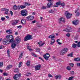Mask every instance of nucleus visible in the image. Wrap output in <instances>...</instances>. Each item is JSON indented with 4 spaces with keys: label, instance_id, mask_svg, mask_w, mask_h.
Instances as JSON below:
<instances>
[{
    "label": "nucleus",
    "instance_id": "obj_1",
    "mask_svg": "<svg viewBox=\"0 0 80 80\" xmlns=\"http://www.w3.org/2000/svg\"><path fill=\"white\" fill-rule=\"evenodd\" d=\"M4 45H7L9 43H12L11 47L12 48L14 49L15 48V47L17 46V44L20 43V40H6L3 41L2 42Z\"/></svg>",
    "mask_w": 80,
    "mask_h": 80
},
{
    "label": "nucleus",
    "instance_id": "obj_2",
    "mask_svg": "<svg viewBox=\"0 0 80 80\" xmlns=\"http://www.w3.org/2000/svg\"><path fill=\"white\" fill-rule=\"evenodd\" d=\"M21 15L23 17H26L27 15H28V11L26 9L22 10L21 11Z\"/></svg>",
    "mask_w": 80,
    "mask_h": 80
},
{
    "label": "nucleus",
    "instance_id": "obj_3",
    "mask_svg": "<svg viewBox=\"0 0 80 80\" xmlns=\"http://www.w3.org/2000/svg\"><path fill=\"white\" fill-rule=\"evenodd\" d=\"M33 37L32 35L28 34L24 38L25 40H32Z\"/></svg>",
    "mask_w": 80,
    "mask_h": 80
},
{
    "label": "nucleus",
    "instance_id": "obj_4",
    "mask_svg": "<svg viewBox=\"0 0 80 80\" xmlns=\"http://www.w3.org/2000/svg\"><path fill=\"white\" fill-rule=\"evenodd\" d=\"M68 50V48H65L63 49L62 50L61 52V55H65L67 52Z\"/></svg>",
    "mask_w": 80,
    "mask_h": 80
},
{
    "label": "nucleus",
    "instance_id": "obj_5",
    "mask_svg": "<svg viewBox=\"0 0 80 80\" xmlns=\"http://www.w3.org/2000/svg\"><path fill=\"white\" fill-rule=\"evenodd\" d=\"M65 15L66 16V18L68 19H69L72 17V14H70L69 12H68V11H66L65 13Z\"/></svg>",
    "mask_w": 80,
    "mask_h": 80
},
{
    "label": "nucleus",
    "instance_id": "obj_6",
    "mask_svg": "<svg viewBox=\"0 0 80 80\" xmlns=\"http://www.w3.org/2000/svg\"><path fill=\"white\" fill-rule=\"evenodd\" d=\"M48 1L49 2L47 5V8H50L52 6V5H53V0H48Z\"/></svg>",
    "mask_w": 80,
    "mask_h": 80
},
{
    "label": "nucleus",
    "instance_id": "obj_7",
    "mask_svg": "<svg viewBox=\"0 0 80 80\" xmlns=\"http://www.w3.org/2000/svg\"><path fill=\"white\" fill-rule=\"evenodd\" d=\"M6 38L8 40H15L13 38V36L12 35H8L6 36Z\"/></svg>",
    "mask_w": 80,
    "mask_h": 80
},
{
    "label": "nucleus",
    "instance_id": "obj_8",
    "mask_svg": "<svg viewBox=\"0 0 80 80\" xmlns=\"http://www.w3.org/2000/svg\"><path fill=\"white\" fill-rule=\"evenodd\" d=\"M63 31H65L66 32H71L72 31V28L70 27V26H67V28L63 30Z\"/></svg>",
    "mask_w": 80,
    "mask_h": 80
},
{
    "label": "nucleus",
    "instance_id": "obj_9",
    "mask_svg": "<svg viewBox=\"0 0 80 80\" xmlns=\"http://www.w3.org/2000/svg\"><path fill=\"white\" fill-rule=\"evenodd\" d=\"M18 23V20H12L11 21V24L13 26H15L17 25V23Z\"/></svg>",
    "mask_w": 80,
    "mask_h": 80
},
{
    "label": "nucleus",
    "instance_id": "obj_10",
    "mask_svg": "<svg viewBox=\"0 0 80 80\" xmlns=\"http://www.w3.org/2000/svg\"><path fill=\"white\" fill-rule=\"evenodd\" d=\"M22 74L20 73L19 74H16L14 77L13 78L14 80H18L20 77H21Z\"/></svg>",
    "mask_w": 80,
    "mask_h": 80
},
{
    "label": "nucleus",
    "instance_id": "obj_11",
    "mask_svg": "<svg viewBox=\"0 0 80 80\" xmlns=\"http://www.w3.org/2000/svg\"><path fill=\"white\" fill-rule=\"evenodd\" d=\"M1 11L3 12V11H5L4 14L5 15H7L8 13V11H9V9H7L6 8H2V10Z\"/></svg>",
    "mask_w": 80,
    "mask_h": 80
},
{
    "label": "nucleus",
    "instance_id": "obj_12",
    "mask_svg": "<svg viewBox=\"0 0 80 80\" xmlns=\"http://www.w3.org/2000/svg\"><path fill=\"white\" fill-rule=\"evenodd\" d=\"M43 57L45 59L48 60L49 57H50V54L48 53H46V54L43 55Z\"/></svg>",
    "mask_w": 80,
    "mask_h": 80
},
{
    "label": "nucleus",
    "instance_id": "obj_13",
    "mask_svg": "<svg viewBox=\"0 0 80 80\" xmlns=\"http://www.w3.org/2000/svg\"><path fill=\"white\" fill-rule=\"evenodd\" d=\"M28 20H33L34 18V17L33 16H29L27 17Z\"/></svg>",
    "mask_w": 80,
    "mask_h": 80
},
{
    "label": "nucleus",
    "instance_id": "obj_14",
    "mask_svg": "<svg viewBox=\"0 0 80 80\" xmlns=\"http://www.w3.org/2000/svg\"><path fill=\"white\" fill-rule=\"evenodd\" d=\"M59 23H61V22H62L64 23L65 22V18H60L59 19Z\"/></svg>",
    "mask_w": 80,
    "mask_h": 80
},
{
    "label": "nucleus",
    "instance_id": "obj_15",
    "mask_svg": "<svg viewBox=\"0 0 80 80\" xmlns=\"http://www.w3.org/2000/svg\"><path fill=\"white\" fill-rule=\"evenodd\" d=\"M38 44L39 45V47H42L45 44V42H42L41 41L38 42Z\"/></svg>",
    "mask_w": 80,
    "mask_h": 80
},
{
    "label": "nucleus",
    "instance_id": "obj_16",
    "mask_svg": "<svg viewBox=\"0 0 80 80\" xmlns=\"http://www.w3.org/2000/svg\"><path fill=\"white\" fill-rule=\"evenodd\" d=\"M73 24V25H77L78 24V20H76V21H74L72 22Z\"/></svg>",
    "mask_w": 80,
    "mask_h": 80
},
{
    "label": "nucleus",
    "instance_id": "obj_17",
    "mask_svg": "<svg viewBox=\"0 0 80 80\" xmlns=\"http://www.w3.org/2000/svg\"><path fill=\"white\" fill-rule=\"evenodd\" d=\"M40 65H37L35 67V69L36 71L39 70L40 68Z\"/></svg>",
    "mask_w": 80,
    "mask_h": 80
},
{
    "label": "nucleus",
    "instance_id": "obj_18",
    "mask_svg": "<svg viewBox=\"0 0 80 80\" xmlns=\"http://www.w3.org/2000/svg\"><path fill=\"white\" fill-rule=\"evenodd\" d=\"M48 38H51L52 40H55V39H53V38H55V36L53 35H51L49 36Z\"/></svg>",
    "mask_w": 80,
    "mask_h": 80
},
{
    "label": "nucleus",
    "instance_id": "obj_19",
    "mask_svg": "<svg viewBox=\"0 0 80 80\" xmlns=\"http://www.w3.org/2000/svg\"><path fill=\"white\" fill-rule=\"evenodd\" d=\"M21 22L22 24H25V23H26V21L25 19H22L21 20Z\"/></svg>",
    "mask_w": 80,
    "mask_h": 80
},
{
    "label": "nucleus",
    "instance_id": "obj_20",
    "mask_svg": "<svg viewBox=\"0 0 80 80\" xmlns=\"http://www.w3.org/2000/svg\"><path fill=\"white\" fill-rule=\"evenodd\" d=\"M18 8V7L17 6V5H14L13 6V10H17Z\"/></svg>",
    "mask_w": 80,
    "mask_h": 80
},
{
    "label": "nucleus",
    "instance_id": "obj_21",
    "mask_svg": "<svg viewBox=\"0 0 80 80\" xmlns=\"http://www.w3.org/2000/svg\"><path fill=\"white\" fill-rule=\"evenodd\" d=\"M77 44H75V43H73L72 44V47L73 48H76V47H77Z\"/></svg>",
    "mask_w": 80,
    "mask_h": 80
},
{
    "label": "nucleus",
    "instance_id": "obj_22",
    "mask_svg": "<svg viewBox=\"0 0 80 80\" xmlns=\"http://www.w3.org/2000/svg\"><path fill=\"white\" fill-rule=\"evenodd\" d=\"M24 5L25 6H30V5H31V4L28 3V2H25Z\"/></svg>",
    "mask_w": 80,
    "mask_h": 80
},
{
    "label": "nucleus",
    "instance_id": "obj_23",
    "mask_svg": "<svg viewBox=\"0 0 80 80\" xmlns=\"http://www.w3.org/2000/svg\"><path fill=\"white\" fill-rule=\"evenodd\" d=\"M28 67H29L30 65V61H28L26 63Z\"/></svg>",
    "mask_w": 80,
    "mask_h": 80
},
{
    "label": "nucleus",
    "instance_id": "obj_24",
    "mask_svg": "<svg viewBox=\"0 0 80 80\" xmlns=\"http://www.w3.org/2000/svg\"><path fill=\"white\" fill-rule=\"evenodd\" d=\"M20 8H21V9H23V8H26V6L21 5L20 6Z\"/></svg>",
    "mask_w": 80,
    "mask_h": 80
},
{
    "label": "nucleus",
    "instance_id": "obj_25",
    "mask_svg": "<svg viewBox=\"0 0 80 80\" xmlns=\"http://www.w3.org/2000/svg\"><path fill=\"white\" fill-rule=\"evenodd\" d=\"M11 68H12V65H8L7 67V69H10Z\"/></svg>",
    "mask_w": 80,
    "mask_h": 80
},
{
    "label": "nucleus",
    "instance_id": "obj_26",
    "mask_svg": "<svg viewBox=\"0 0 80 80\" xmlns=\"http://www.w3.org/2000/svg\"><path fill=\"white\" fill-rule=\"evenodd\" d=\"M7 53L8 54V57L9 58H10V50L9 49H8L7 51Z\"/></svg>",
    "mask_w": 80,
    "mask_h": 80
},
{
    "label": "nucleus",
    "instance_id": "obj_27",
    "mask_svg": "<svg viewBox=\"0 0 80 80\" xmlns=\"http://www.w3.org/2000/svg\"><path fill=\"white\" fill-rule=\"evenodd\" d=\"M74 60L75 61H77L78 62V61H80V58H74Z\"/></svg>",
    "mask_w": 80,
    "mask_h": 80
},
{
    "label": "nucleus",
    "instance_id": "obj_28",
    "mask_svg": "<svg viewBox=\"0 0 80 80\" xmlns=\"http://www.w3.org/2000/svg\"><path fill=\"white\" fill-rule=\"evenodd\" d=\"M21 40L20 37L19 36H18L15 38V40Z\"/></svg>",
    "mask_w": 80,
    "mask_h": 80
},
{
    "label": "nucleus",
    "instance_id": "obj_29",
    "mask_svg": "<svg viewBox=\"0 0 80 80\" xmlns=\"http://www.w3.org/2000/svg\"><path fill=\"white\" fill-rule=\"evenodd\" d=\"M22 57H23V53L22 52L21 53V54L19 56V59H21V58H22Z\"/></svg>",
    "mask_w": 80,
    "mask_h": 80
},
{
    "label": "nucleus",
    "instance_id": "obj_30",
    "mask_svg": "<svg viewBox=\"0 0 80 80\" xmlns=\"http://www.w3.org/2000/svg\"><path fill=\"white\" fill-rule=\"evenodd\" d=\"M49 13H53L55 12V11H53V9H51L49 11Z\"/></svg>",
    "mask_w": 80,
    "mask_h": 80
},
{
    "label": "nucleus",
    "instance_id": "obj_31",
    "mask_svg": "<svg viewBox=\"0 0 80 80\" xmlns=\"http://www.w3.org/2000/svg\"><path fill=\"white\" fill-rule=\"evenodd\" d=\"M3 62H0V67H3Z\"/></svg>",
    "mask_w": 80,
    "mask_h": 80
},
{
    "label": "nucleus",
    "instance_id": "obj_32",
    "mask_svg": "<svg viewBox=\"0 0 80 80\" xmlns=\"http://www.w3.org/2000/svg\"><path fill=\"white\" fill-rule=\"evenodd\" d=\"M68 57H73V53H71L69 54H68Z\"/></svg>",
    "mask_w": 80,
    "mask_h": 80
},
{
    "label": "nucleus",
    "instance_id": "obj_33",
    "mask_svg": "<svg viewBox=\"0 0 80 80\" xmlns=\"http://www.w3.org/2000/svg\"><path fill=\"white\" fill-rule=\"evenodd\" d=\"M55 43V40H51V43H50V45H53V43Z\"/></svg>",
    "mask_w": 80,
    "mask_h": 80
},
{
    "label": "nucleus",
    "instance_id": "obj_34",
    "mask_svg": "<svg viewBox=\"0 0 80 80\" xmlns=\"http://www.w3.org/2000/svg\"><path fill=\"white\" fill-rule=\"evenodd\" d=\"M22 62H19V68H20L21 67H22Z\"/></svg>",
    "mask_w": 80,
    "mask_h": 80
},
{
    "label": "nucleus",
    "instance_id": "obj_35",
    "mask_svg": "<svg viewBox=\"0 0 80 80\" xmlns=\"http://www.w3.org/2000/svg\"><path fill=\"white\" fill-rule=\"evenodd\" d=\"M60 5L62 7H64L65 6V3L64 2H62V3L61 2Z\"/></svg>",
    "mask_w": 80,
    "mask_h": 80
},
{
    "label": "nucleus",
    "instance_id": "obj_36",
    "mask_svg": "<svg viewBox=\"0 0 80 80\" xmlns=\"http://www.w3.org/2000/svg\"><path fill=\"white\" fill-rule=\"evenodd\" d=\"M32 56H33V57H37L38 56L36 54H35L34 53H32Z\"/></svg>",
    "mask_w": 80,
    "mask_h": 80
},
{
    "label": "nucleus",
    "instance_id": "obj_37",
    "mask_svg": "<svg viewBox=\"0 0 80 80\" xmlns=\"http://www.w3.org/2000/svg\"><path fill=\"white\" fill-rule=\"evenodd\" d=\"M78 47H80V42H78L77 44Z\"/></svg>",
    "mask_w": 80,
    "mask_h": 80
},
{
    "label": "nucleus",
    "instance_id": "obj_38",
    "mask_svg": "<svg viewBox=\"0 0 80 80\" xmlns=\"http://www.w3.org/2000/svg\"><path fill=\"white\" fill-rule=\"evenodd\" d=\"M61 3V2L59 1L56 2V5H60Z\"/></svg>",
    "mask_w": 80,
    "mask_h": 80
},
{
    "label": "nucleus",
    "instance_id": "obj_39",
    "mask_svg": "<svg viewBox=\"0 0 80 80\" xmlns=\"http://www.w3.org/2000/svg\"><path fill=\"white\" fill-rule=\"evenodd\" d=\"M27 48L28 50H29V51L30 52H31V51H32V49H30V47H29V46H28V48Z\"/></svg>",
    "mask_w": 80,
    "mask_h": 80
},
{
    "label": "nucleus",
    "instance_id": "obj_40",
    "mask_svg": "<svg viewBox=\"0 0 80 80\" xmlns=\"http://www.w3.org/2000/svg\"><path fill=\"white\" fill-rule=\"evenodd\" d=\"M18 68H16L14 70V72H18Z\"/></svg>",
    "mask_w": 80,
    "mask_h": 80
},
{
    "label": "nucleus",
    "instance_id": "obj_41",
    "mask_svg": "<svg viewBox=\"0 0 80 80\" xmlns=\"http://www.w3.org/2000/svg\"><path fill=\"white\" fill-rule=\"evenodd\" d=\"M36 52H38L40 51V49L39 48H37L36 49Z\"/></svg>",
    "mask_w": 80,
    "mask_h": 80
},
{
    "label": "nucleus",
    "instance_id": "obj_42",
    "mask_svg": "<svg viewBox=\"0 0 80 80\" xmlns=\"http://www.w3.org/2000/svg\"><path fill=\"white\" fill-rule=\"evenodd\" d=\"M73 77H71L69 78L68 80H73Z\"/></svg>",
    "mask_w": 80,
    "mask_h": 80
},
{
    "label": "nucleus",
    "instance_id": "obj_43",
    "mask_svg": "<svg viewBox=\"0 0 80 80\" xmlns=\"http://www.w3.org/2000/svg\"><path fill=\"white\" fill-rule=\"evenodd\" d=\"M67 69L68 70H71V68L69 66H68L67 68Z\"/></svg>",
    "mask_w": 80,
    "mask_h": 80
},
{
    "label": "nucleus",
    "instance_id": "obj_44",
    "mask_svg": "<svg viewBox=\"0 0 80 80\" xmlns=\"http://www.w3.org/2000/svg\"><path fill=\"white\" fill-rule=\"evenodd\" d=\"M42 9H43V10H44L45 9H47V7L45 6H43L42 7Z\"/></svg>",
    "mask_w": 80,
    "mask_h": 80
},
{
    "label": "nucleus",
    "instance_id": "obj_45",
    "mask_svg": "<svg viewBox=\"0 0 80 80\" xmlns=\"http://www.w3.org/2000/svg\"><path fill=\"white\" fill-rule=\"evenodd\" d=\"M3 75L4 76H7L8 75V73L6 72H4L3 73Z\"/></svg>",
    "mask_w": 80,
    "mask_h": 80
},
{
    "label": "nucleus",
    "instance_id": "obj_46",
    "mask_svg": "<svg viewBox=\"0 0 80 80\" xmlns=\"http://www.w3.org/2000/svg\"><path fill=\"white\" fill-rule=\"evenodd\" d=\"M70 73L72 74V75H73L74 74V71H71L70 72Z\"/></svg>",
    "mask_w": 80,
    "mask_h": 80
},
{
    "label": "nucleus",
    "instance_id": "obj_47",
    "mask_svg": "<svg viewBox=\"0 0 80 80\" xmlns=\"http://www.w3.org/2000/svg\"><path fill=\"white\" fill-rule=\"evenodd\" d=\"M12 31V30L11 29H9V30H7L6 31V33H8V32H11Z\"/></svg>",
    "mask_w": 80,
    "mask_h": 80
},
{
    "label": "nucleus",
    "instance_id": "obj_48",
    "mask_svg": "<svg viewBox=\"0 0 80 80\" xmlns=\"http://www.w3.org/2000/svg\"><path fill=\"white\" fill-rule=\"evenodd\" d=\"M66 36L68 37H69L70 36V34L69 33H68L66 34Z\"/></svg>",
    "mask_w": 80,
    "mask_h": 80
},
{
    "label": "nucleus",
    "instance_id": "obj_49",
    "mask_svg": "<svg viewBox=\"0 0 80 80\" xmlns=\"http://www.w3.org/2000/svg\"><path fill=\"white\" fill-rule=\"evenodd\" d=\"M5 19V18H4L2 17L1 18V20H2V21H4Z\"/></svg>",
    "mask_w": 80,
    "mask_h": 80
},
{
    "label": "nucleus",
    "instance_id": "obj_50",
    "mask_svg": "<svg viewBox=\"0 0 80 80\" xmlns=\"http://www.w3.org/2000/svg\"><path fill=\"white\" fill-rule=\"evenodd\" d=\"M31 75V73L28 72L27 74L26 75L27 76H29V75Z\"/></svg>",
    "mask_w": 80,
    "mask_h": 80
},
{
    "label": "nucleus",
    "instance_id": "obj_51",
    "mask_svg": "<svg viewBox=\"0 0 80 80\" xmlns=\"http://www.w3.org/2000/svg\"><path fill=\"white\" fill-rule=\"evenodd\" d=\"M70 65L72 67H73L74 66L73 64V63H70Z\"/></svg>",
    "mask_w": 80,
    "mask_h": 80
},
{
    "label": "nucleus",
    "instance_id": "obj_52",
    "mask_svg": "<svg viewBox=\"0 0 80 80\" xmlns=\"http://www.w3.org/2000/svg\"><path fill=\"white\" fill-rule=\"evenodd\" d=\"M76 16L78 17V16H79V15H80V13H79V12H77V13L76 14Z\"/></svg>",
    "mask_w": 80,
    "mask_h": 80
},
{
    "label": "nucleus",
    "instance_id": "obj_53",
    "mask_svg": "<svg viewBox=\"0 0 80 80\" xmlns=\"http://www.w3.org/2000/svg\"><path fill=\"white\" fill-rule=\"evenodd\" d=\"M36 22H37V21H36V20H34L33 21H32V23H36Z\"/></svg>",
    "mask_w": 80,
    "mask_h": 80
},
{
    "label": "nucleus",
    "instance_id": "obj_54",
    "mask_svg": "<svg viewBox=\"0 0 80 80\" xmlns=\"http://www.w3.org/2000/svg\"><path fill=\"white\" fill-rule=\"evenodd\" d=\"M55 78L56 80H57L58 79V76L57 75L55 76Z\"/></svg>",
    "mask_w": 80,
    "mask_h": 80
},
{
    "label": "nucleus",
    "instance_id": "obj_55",
    "mask_svg": "<svg viewBox=\"0 0 80 80\" xmlns=\"http://www.w3.org/2000/svg\"><path fill=\"white\" fill-rule=\"evenodd\" d=\"M10 12L11 15V16H12V15H13V12L12 11H10Z\"/></svg>",
    "mask_w": 80,
    "mask_h": 80
},
{
    "label": "nucleus",
    "instance_id": "obj_56",
    "mask_svg": "<svg viewBox=\"0 0 80 80\" xmlns=\"http://www.w3.org/2000/svg\"><path fill=\"white\" fill-rule=\"evenodd\" d=\"M48 77L50 78V77H52L53 76L52 75H51L50 74H49L48 75Z\"/></svg>",
    "mask_w": 80,
    "mask_h": 80
},
{
    "label": "nucleus",
    "instance_id": "obj_57",
    "mask_svg": "<svg viewBox=\"0 0 80 80\" xmlns=\"http://www.w3.org/2000/svg\"><path fill=\"white\" fill-rule=\"evenodd\" d=\"M18 28H22V26H19L17 27Z\"/></svg>",
    "mask_w": 80,
    "mask_h": 80
},
{
    "label": "nucleus",
    "instance_id": "obj_58",
    "mask_svg": "<svg viewBox=\"0 0 80 80\" xmlns=\"http://www.w3.org/2000/svg\"><path fill=\"white\" fill-rule=\"evenodd\" d=\"M0 80H4V79H3V78L0 77Z\"/></svg>",
    "mask_w": 80,
    "mask_h": 80
},
{
    "label": "nucleus",
    "instance_id": "obj_59",
    "mask_svg": "<svg viewBox=\"0 0 80 80\" xmlns=\"http://www.w3.org/2000/svg\"><path fill=\"white\" fill-rule=\"evenodd\" d=\"M39 59H40V60H42V61H43V62H44V61H43V59H42V58L40 57H39Z\"/></svg>",
    "mask_w": 80,
    "mask_h": 80
},
{
    "label": "nucleus",
    "instance_id": "obj_60",
    "mask_svg": "<svg viewBox=\"0 0 80 80\" xmlns=\"http://www.w3.org/2000/svg\"><path fill=\"white\" fill-rule=\"evenodd\" d=\"M58 45H62V43H60V42H58Z\"/></svg>",
    "mask_w": 80,
    "mask_h": 80
},
{
    "label": "nucleus",
    "instance_id": "obj_61",
    "mask_svg": "<svg viewBox=\"0 0 80 80\" xmlns=\"http://www.w3.org/2000/svg\"><path fill=\"white\" fill-rule=\"evenodd\" d=\"M15 35H17L18 34V33L17 32H16L15 33Z\"/></svg>",
    "mask_w": 80,
    "mask_h": 80
},
{
    "label": "nucleus",
    "instance_id": "obj_62",
    "mask_svg": "<svg viewBox=\"0 0 80 80\" xmlns=\"http://www.w3.org/2000/svg\"><path fill=\"white\" fill-rule=\"evenodd\" d=\"M58 78L59 79H60L61 78V76H58Z\"/></svg>",
    "mask_w": 80,
    "mask_h": 80
},
{
    "label": "nucleus",
    "instance_id": "obj_63",
    "mask_svg": "<svg viewBox=\"0 0 80 80\" xmlns=\"http://www.w3.org/2000/svg\"><path fill=\"white\" fill-rule=\"evenodd\" d=\"M3 48V46H0V49H2Z\"/></svg>",
    "mask_w": 80,
    "mask_h": 80
},
{
    "label": "nucleus",
    "instance_id": "obj_64",
    "mask_svg": "<svg viewBox=\"0 0 80 80\" xmlns=\"http://www.w3.org/2000/svg\"><path fill=\"white\" fill-rule=\"evenodd\" d=\"M6 18H9V17L8 16H6Z\"/></svg>",
    "mask_w": 80,
    "mask_h": 80
}]
</instances>
